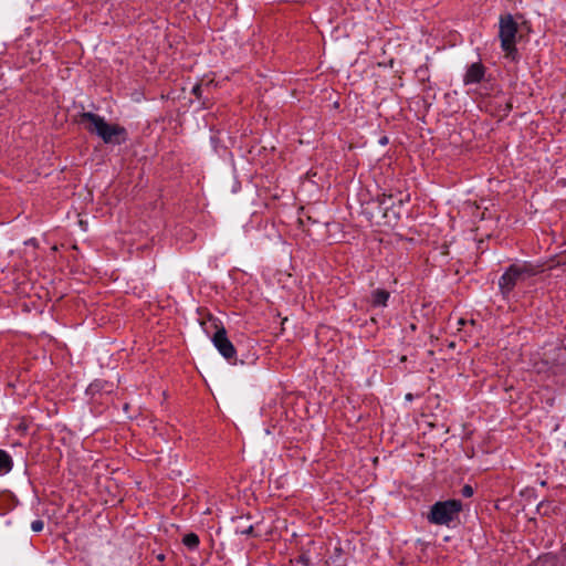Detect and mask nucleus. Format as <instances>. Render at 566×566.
I'll list each match as a JSON object with an SVG mask.
<instances>
[{"mask_svg":"<svg viewBox=\"0 0 566 566\" xmlns=\"http://www.w3.org/2000/svg\"><path fill=\"white\" fill-rule=\"evenodd\" d=\"M78 123L84 125L91 134H96L105 144L120 145L127 140V132L116 124H108L104 117L83 112L78 116Z\"/></svg>","mask_w":566,"mask_h":566,"instance_id":"f257e3e1","label":"nucleus"},{"mask_svg":"<svg viewBox=\"0 0 566 566\" xmlns=\"http://www.w3.org/2000/svg\"><path fill=\"white\" fill-rule=\"evenodd\" d=\"M541 268L530 263L511 264L499 279V289L503 297L507 298L513 290L535 276Z\"/></svg>","mask_w":566,"mask_h":566,"instance_id":"f03ea898","label":"nucleus"},{"mask_svg":"<svg viewBox=\"0 0 566 566\" xmlns=\"http://www.w3.org/2000/svg\"><path fill=\"white\" fill-rule=\"evenodd\" d=\"M517 22L511 13L501 14L499 19V39L501 49L506 59L516 61L518 52L516 49Z\"/></svg>","mask_w":566,"mask_h":566,"instance_id":"7ed1b4c3","label":"nucleus"},{"mask_svg":"<svg viewBox=\"0 0 566 566\" xmlns=\"http://www.w3.org/2000/svg\"><path fill=\"white\" fill-rule=\"evenodd\" d=\"M201 325L207 334H209L210 327H213L216 329L214 334L211 336V342L221 356H223L228 360L235 357L237 350L233 344L228 338L224 326L218 319L210 316L208 318V322L203 321L201 322Z\"/></svg>","mask_w":566,"mask_h":566,"instance_id":"20e7f679","label":"nucleus"},{"mask_svg":"<svg viewBox=\"0 0 566 566\" xmlns=\"http://www.w3.org/2000/svg\"><path fill=\"white\" fill-rule=\"evenodd\" d=\"M462 510V503L458 500L437 502L432 505L428 520L432 524L447 525L455 520Z\"/></svg>","mask_w":566,"mask_h":566,"instance_id":"39448f33","label":"nucleus"},{"mask_svg":"<svg viewBox=\"0 0 566 566\" xmlns=\"http://www.w3.org/2000/svg\"><path fill=\"white\" fill-rule=\"evenodd\" d=\"M485 75V67L481 62H474L468 66L463 77L465 85L480 83Z\"/></svg>","mask_w":566,"mask_h":566,"instance_id":"423d86ee","label":"nucleus"},{"mask_svg":"<svg viewBox=\"0 0 566 566\" xmlns=\"http://www.w3.org/2000/svg\"><path fill=\"white\" fill-rule=\"evenodd\" d=\"M389 298V292L386 290L377 289L371 293L373 306H386Z\"/></svg>","mask_w":566,"mask_h":566,"instance_id":"0eeeda50","label":"nucleus"},{"mask_svg":"<svg viewBox=\"0 0 566 566\" xmlns=\"http://www.w3.org/2000/svg\"><path fill=\"white\" fill-rule=\"evenodd\" d=\"M12 467L13 461L11 455L6 450L0 449V475L9 473Z\"/></svg>","mask_w":566,"mask_h":566,"instance_id":"6e6552de","label":"nucleus"},{"mask_svg":"<svg viewBox=\"0 0 566 566\" xmlns=\"http://www.w3.org/2000/svg\"><path fill=\"white\" fill-rule=\"evenodd\" d=\"M182 543L189 548V549H196L199 545V537L195 533H189L184 536Z\"/></svg>","mask_w":566,"mask_h":566,"instance_id":"1a4fd4ad","label":"nucleus"},{"mask_svg":"<svg viewBox=\"0 0 566 566\" xmlns=\"http://www.w3.org/2000/svg\"><path fill=\"white\" fill-rule=\"evenodd\" d=\"M235 532L239 533V534H242V535H250L253 532V526L252 525H247L245 526V525L238 524L237 528H235Z\"/></svg>","mask_w":566,"mask_h":566,"instance_id":"9d476101","label":"nucleus"},{"mask_svg":"<svg viewBox=\"0 0 566 566\" xmlns=\"http://www.w3.org/2000/svg\"><path fill=\"white\" fill-rule=\"evenodd\" d=\"M90 389L92 391L94 390H106L107 392L112 391V389H106L103 385L102 380H95L93 384H91Z\"/></svg>","mask_w":566,"mask_h":566,"instance_id":"9b49d317","label":"nucleus"},{"mask_svg":"<svg viewBox=\"0 0 566 566\" xmlns=\"http://www.w3.org/2000/svg\"><path fill=\"white\" fill-rule=\"evenodd\" d=\"M554 560L551 557L539 558L537 562L534 563L533 566H553Z\"/></svg>","mask_w":566,"mask_h":566,"instance_id":"f8f14e48","label":"nucleus"},{"mask_svg":"<svg viewBox=\"0 0 566 566\" xmlns=\"http://www.w3.org/2000/svg\"><path fill=\"white\" fill-rule=\"evenodd\" d=\"M43 527H44V523H43V521H42V520H35V521H33V522L31 523V530H32L33 532L39 533V532H41V531L43 530Z\"/></svg>","mask_w":566,"mask_h":566,"instance_id":"ddd939ff","label":"nucleus"},{"mask_svg":"<svg viewBox=\"0 0 566 566\" xmlns=\"http://www.w3.org/2000/svg\"><path fill=\"white\" fill-rule=\"evenodd\" d=\"M203 87L201 84H196L191 88V93L196 95L198 98L202 96Z\"/></svg>","mask_w":566,"mask_h":566,"instance_id":"4468645a","label":"nucleus"},{"mask_svg":"<svg viewBox=\"0 0 566 566\" xmlns=\"http://www.w3.org/2000/svg\"><path fill=\"white\" fill-rule=\"evenodd\" d=\"M461 493L465 497H470L473 495V489L471 485L467 484L462 488Z\"/></svg>","mask_w":566,"mask_h":566,"instance_id":"2eb2a0df","label":"nucleus"},{"mask_svg":"<svg viewBox=\"0 0 566 566\" xmlns=\"http://www.w3.org/2000/svg\"><path fill=\"white\" fill-rule=\"evenodd\" d=\"M458 323H459V325H464L465 324L463 318H460Z\"/></svg>","mask_w":566,"mask_h":566,"instance_id":"dca6fc26","label":"nucleus"},{"mask_svg":"<svg viewBox=\"0 0 566 566\" xmlns=\"http://www.w3.org/2000/svg\"><path fill=\"white\" fill-rule=\"evenodd\" d=\"M158 559L163 560L164 559V555H159Z\"/></svg>","mask_w":566,"mask_h":566,"instance_id":"f3484780","label":"nucleus"}]
</instances>
